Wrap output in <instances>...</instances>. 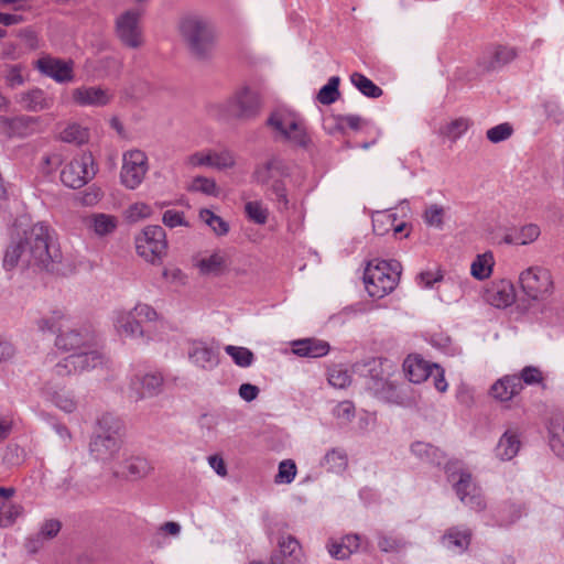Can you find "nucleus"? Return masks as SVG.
I'll list each match as a JSON object with an SVG mask.
<instances>
[{"label": "nucleus", "instance_id": "nucleus-35", "mask_svg": "<svg viewBox=\"0 0 564 564\" xmlns=\"http://www.w3.org/2000/svg\"><path fill=\"white\" fill-rule=\"evenodd\" d=\"M494 263L490 252L478 254L470 265V273L475 279L482 281L490 276Z\"/></svg>", "mask_w": 564, "mask_h": 564}, {"label": "nucleus", "instance_id": "nucleus-45", "mask_svg": "<svg viewBox=\"0 0 564 564\" xmlns=\"http://www.w3.org/2000/svg\"><path fill=\"white\" fill-rule=\"evenodd\" d=\"M39 121V118L20 116L11 118V138L26 137L31 132V128Z\"/></svg>", "mask_w": 564, "mask_h": 564}, {"label": "nucleus", "instance_id": "nucleus-18", "mask_svg": "<svg viewBox=\"0 0 564 564\" xmlns=\"http://www.w3.org/2000/svg\"><path fill=\"white\" fill-rule=\"evenodd\" d=\"M72 97L78 106L104 107L112 100L113 95L106 88L83 86L75 88Z\"/></svg>", "mask_w": 564, "mask_h": 564}, {"label": "nucleus", "instance_id": "nucleus-61", "mask_svg": "<svg viewBox=\"0 0 564 564\" xmlns=\"http://www.w3.org/2000/svg\"><path fill=\"white\" fill-rule=\"evenodd\" d=\"M270 189L275 195L276 200L283 208H288L289 199L286 196V189L284 183L279 177L272 182Z\"/></svg>", "mask_w": 564, "mask_h": 564}, {"label": "nucleus", "instance_id": "nucleus-60", "mask_svg": "<svg viewBox=\"0 0 564 564\" xmlns=\"http://www.w3.org/2000/svg\"><path fill=\"white\" fill-rule=\"evenodd\" d=\"M519 378L521 383L534 384L542 381V373L538 368L529 366L522 369Z\"/></svg>", "mask_w": 564, "mask_h": 564}, {"label": "nucleus", "instance_id": "nucleus-5", "mask_svg": "<svg viewBox=\"0 0 564 564\" xmlns=\"http://www.w3.org/2000/svg\"><path fill=\"white\" fill-rule=\"evenodd\" d=\"M122 422L110 413L98 417L96 429L89 442V452L101 462L111 460L122 445Z\"/></svg>", "mask_w": 564, "mask_h": 564}, {"label": "nucleus", "instance_id": "nucleus-22", "mask_svg": "<svg viewBox=\"0 0 564 564\" xmlns=\"http://www.w3.org/2000/svg\"><path fill=\"white\" fill-rule=\"evenodd\" d=\"M433 365L417 355H410L403 362V370L408 379L413 383L425 381L433 373Z\"/></svg>", "mask_w": 564, "mask_h": 564}, {"label": "nucleus", "instance_id": "nucleus-6", "mask_svg": "<svg viewBox=\"0 0 564 564\" xmlns=\"http://www.w3.org/2000/svg\"><path fill=\"white\" fill-rule=\"evenodd\" d=\"M267 126L273 130L276 140L303 149H306L311 143L303 120L291 112L282 110L271 112L267 119Z\"/></svg>", "mask_w": 564, "mask_h": 564}, {"label": "nucleus", "instance_id": "nucleus-17", "mask_svg": "<svg viewBox=\"0 0 564 564\" xmlns=\"http://www.w3.org/2000/svg\"><path fill=\"white\" fill-rule=\"evenodd\" d=\"M517 57L514 47L497 45L486 51L478 61V66L484 72L499 69Z\"/></svg>", "mask_w": 564, "mask_h": 564}, {"label": "nucleus", "instance_id": "nucleus-55", "mask_svg": "<svg viewBox=\"0 0 564 564\" xmlns=\"http://www.w3.org/2000/svg\"><path fill=\"white\" fill-rule=\"evenodd\" d=\"M378 546L382 552H399L405 545L404 541L399 538L387 536L383 534H379L378 536Z\"/></svg>", "mask_w": 564, "mask_h": 564}, {"label": "nucleus", "instance_id": "nucleus-8", "mask_svg": "<svg viewBox=\"0 0 564 564\" xmlns=\"http://www.w3.org/2000/svg\"><path fill=\"white\" fill-rule=\"evenodd\" d=\"M137 253L147 262L161 263L167 253V239L165 230L159 225L145 226L135 236Z\"/></svg>", "mask_w": 564, "mask_h": 564}, {"label": "nucleus", "instance_id": "nucleus-21", "mask_svg": "<svg viewBox=\"0 0 564 564\" xmlns=\"http://www.w3.org/2000/svg\"><path fill=\"white\" fill-rule=\"evenodd\" d=\"M18 102L28 111L39 112L50 109L54 104V98L40 88H33L20 94Z\"/></svg>", "mask_w": 564, "mask_h": 564}, {"label": "nucleus", "instance_id": "nucleus-20", "mask_svg": "<svg viewBox=\"0 0 564 564\" xmlns=\"http://www.w3.org/2000/svg\"><path fill=\"white\" fill-rule=\"evenodd\" d=\"M113 325L121 337L134 338L143 335L141 321L137 318L132 311L117 312Z\"/></svg>", "mask_w": 564, "mask_h": 564}, {"label": "nucleus", "instance_id": "nucleus-3", "mask_svg": "<svg viewBox=\"0 0 564 564\" xmlns=\"http://www.w3.org/2000/svg\"><path fill=\"white\" fill-rule=\"evenodd\" d=\"M180 36L192 58L208 62L214 57L217 45V31L207 18L186 13L177 22Z\"/></svg>", "mask_w": 564, "mask_h": 564}, {"label": "nucleus", "instance_id": "nucleus-48", "mask_svg": "<svg viewBox=\"0 0 564 564\" xmlns=\"http://www.w3.org/2000/svg\"><path fill=\"white\" fill-rule=\"evenodd\" d=\"M444 207L437 204H432L424 210L423 219L427 226L442 229L444 225Z\"/></svg>", "mask_w": 564, "mask_h": 564}, {"label": "nucleus", "instance_id": "nucleus-50", "mask_svg": "<svg viewBox=\"0 0 564 564\" xmlns=\"http://www.w3.org/2000/svg\"><path fill=\"white\" fill-rule=\"evenodd\" d=\"M296 476V465L291 459L282 460L275 476L276 484H291Z\"/></svg>", "mask_w": 564, "mask_h": 564}, {"label": "nucleus", "instance_id": "nucleus-34", "mask_svg": "<svg viewBox=\"0 0 564 564\" xmlns=\"http://www.w3.org/2000/svg\"><path fill=\"white\" fill-rule=\"evenodd\" d=\"M411 451L420 459L431 464L438 465L444 459L443 452L429 443L415 442L412 444Z\"/></svg>", "mask_w": 564, "mask_h": 564}, {"label": "nucleus", "instance_id": "nucleus-9", "mask_svg": "<svg viewBox=\"0 0 564 564\" xmlns=\"http://www.w3.org/2000/svg\"><path fill=\"white\" fill-rule=\"evenodd\" d=\"M519 282L523 293L532 301H547L554 292V282L549 269L534 265L520 273Z\"/></svg>", "mask_w": 564, "mask_h": 564}, {"label": "nucleus", "instance_id": "nucleus-41", "mask_svg": "<svg viewBox=\"0 0 564 564\" xmlns=\"http://www.w3.org/2000/svg\"><path fill=\"white\" fill-rule=\"evenodd\" d=\"M88 131L87 129L80 127L77 123H70L68 124L62 132H61V140L63 142L67 143H74V144H83L88 140Z\"/></svg>", "mask_w": 564, "mask_h": 564}, {"label": "nucleus", "instance_id": "nucleus-23", "mask_svg": "<svg viewBox=\"0 0 564 564\" xmlns=\"http://www.w3.org/2000/svg\"><path fill=\"white\" fill-rule=\"evenodd\" d=\"M330 346L317 338H304L293 343V352L300 357L319 358L328 354Z\"/></svg>", "mask_w": 564, "mask_h": 564}, {"label": "nucleus", "instance_id": "nucleus-57", "mask_svg": "<svg viewBox=\"0 0 564 564\" xmlns=\"http://www.w3.org/2000/svg\"><path fill=\"white\" fill-rule=\"evenodd\" d=\"M333 414L344 423L350 422L355 416V406L350 401H343L335 406Z\"/></svg>", "mask_w": 564, "mask_h": 564}, {"label": "nucleus", "instance_id": "nucleus-36", "mask_svg": "<svg viewBox=\"0 0 564 564\" xmlns=\"http://www.w3.org/2000/svg\"><path fill=\"white\" fill-rule=\"evenodd\" d=\"M350 82L362 95L369 98H379L383 94L379 86H377L361 73H352L350 75Z\"/></svg>", "mask_w": 564, "mask_h": 564}, {"label": "nucleus", "instance_id": "nucleus-56", "mask_svg": "<svg viewBox=\"0 0 564 564\" xmlns=\"http://www.w3.org/2000/svg\"><path fill=\"white\" fill-rule=\"evenodd\" d=\"M24 459V451L18 444H9L6 448L3 460L11 465L18 466Z\"/></svg>", "mask_w": 564, "mask_h": 564}, {"label": "nucleus", "instance_id": "nucleus-31", "mask_svg": "<svg viewBox=\"0 0 564 564\" xmlns=\"http://www.w3.org/2000/svg\"><path fill=\"white\" fill-rule=\"evenodd\" d=\"M520 440L514 431L508 430L496 446V456L501 460L512 459L519 452Z\"/></svg>", "mask_w": 564, "mask_h": 564}, {"label": "nucleus", "instance_id": "nucleus-1", "mask_svg": "<svg viewBox=\"0 0 564 564\" xmlns=\"http://www.w3.org/2000/svg\"><path fill=\"white\" fill-rule=\"evenodd\" d=\"M3 264L12 269L18 264L35 267L57 274L72 273L75 267L66 261L48 226L34 224L7 248Z\"/></svg>", "mask_w": 564, "mask_h": 564}, {"label": "nucleus", "instance_id": "nucleus-59", "mask_svg": "<svg viewBox=\"0 0 564 564\" xmlns=\"http://www.w3.org/2000/svg\"><path fill=\"white\" fill-rule=\"evenodd\" d=\"M137 318L141 321V324L143 322H151L156 318V312L149 306L148 304H137L133 310H131Z\"/></svg>", "mask_w": 564, "mask_h": 564}, {"label": "nucleus", "instance_id": "nucleus-2", "mask_svg": "<svg viewBox=\"0 0 564 564\" xmlns=\"http://www.w3.org/2000/svg\"><path fill=\"white\" fill-rule=\"evenodd\" d=\"M99 339L90 325L70 326V323L56 335L55 347L69 352L54 367V373L59 377L69 376L84 370L94 369L104 362L98 350Z\"/></svg>", "mask_w": 564, "mask_h": 564}, {"label": "nucleus", "instance_id": "nucleus-16", "mask_svg": "<svg viewBox=\"0 0 564 564\" xmlns=\"http://www.w3.org/2000/svg\"><path fill=\"white\" fill-rule=\"evenodd\" d=\"M73 66L74 63L72 61H64L52 56H43L36 61L37 69L57 83L73 80Z\"/></svg>", "mask_w": 564, "mask_h": 564}, {"label": "nucleus", "instance_id": "nucleus-38", "mask_svg": "<svg viewBox=\"0 0 564 564\" xmlns=\"http://www.w3.org/2000/svg\"><path fill=\"white\" fill-rule=\"evenodd\" d=\"M225 351L232 358L237 366L242 368L251 366L254 360L253 352L246 347L227 345Z\"/></svg>", "mask_w": 564, "mask_h": 564}, {"label": "nucleus", "instance_id": "nucleus-29", "mask_svg": "<svg viewBox=\"0 0 564 564\" xmlns=\"http://www.w3.org/2000/svg\"><path fill=\"white\" fill-rule=\"evenodd\" d=\"M69 324L68 315L62 310H55L50 315L36 321L37 329L45 334H59Z\"/></svg>", "mask_w": 564, "mask_h": 564}, {"label": "nucleus", "instance_id": "nucleus-11", "mask_svg": "<svg viewBox=\"0 0 564 564\" xmlns=\"http://www.w3.org/2000/svg\"><path fill=\"white\" fill-rule=\"evenodd\" d=\"M148 171V156L143 151L130 150L123 153L120 181L126 188H138L143 182Z\"/></svg>", "mask_w": 564, "mask_h": 564}, {"label": "nucleus", "instance_id": "nucleus-52", "mask_svg": "<svg viewBox=\"0 0 564 564\" xmlns=\"http://www.w3.org/2000/svg\"><path fill=\"white\" fill-rule=\"evenodd\" d=\"M186 165L189 167H213V151H198L187 156Z\"/></svg>", "mask_w": 564, "mask_h": 564}, {"label": "nucleus", "instance_id": "nucleus-37", "mask_svg": "<svg viewBox=\"0 0 564 564\" xmlns=\"http://www.w3.org/2000/svg\"><path fill=\"white\" fill-rule=\"evenodd\" d=\"M339 83L340 78L338 76L330 77L328 83L319 89L316 99L322 105H332L335 102L340 95L338 89Z\"/></svg>", "mask_w": 564, "mask_h": 564}, {"label": "nucleus", "instance_id": "nucleus-51", "mask_svg": "<svg viewBox=\"0 0 564 564\" xmlns=\"http://www.w3.org/2000/svg\"><path fill=\"white\" fill-rule=\"evenodd\" d=\"M513 129L508 122L500 123L487 130L486 137L492 143H499L511 137Z\"/></svg>", "mask_w": 564, "mask_h": 564}, {"label": "nucleus", "instance_id": "nucleus-44", "mask_svg": "<svg viewBox=\"0 0 564 564\" xmlns=\"http://www.w3.org/2000/svg\"><path fill=\"white\" fill-rule=\"evenodd\" d=\"M199 218L207 226H209L212 230L218 236H224L229 230L228 224L221 217L215 215L209 209H202L199 212Z\"/></svg>", "mask_w": 564, "mask_h": 564}, {"label": "nucleus", "instance_id": "nucleus-63", "mask_svg": "<svg viewBox=\"0 0 564 564\" xmlns=\"http://www.w3.org/2000/svg\"><path fill=\"white\" fill-rule=\"evenodd\" d=\"M6 82L11 88L23 85L24 78L21 74V67L18 65L10 66L6 75Z\"/></svg>", "mask_w": 564, "mask_h": 564}, {"label": "nucleus", "instance_id": "nucleus-47", "mask_svg": "<svg viewBox=\"0 0 564 564\" xmlns=\"http://www.w3.org/2000/svg\"><path fill=\"white\" fill-rule=\"evenodd\" d=\"M245 212L247 217L258 225H264L268 220V208L259 200L248 202Z\"/></svg>", "mask_w": 564, "mask_h": 564}, {"label": "nucleus", "instance_id": "nucleus-42", "mask_svg": "<svg viewBox=\"0 0 564 564\" xmlns=\"http://www.w3.org/2000/svg\"><path fill=\"white\" fill-rule=\"evenodd\" d=\"M187 189L189 192L203 193L209 196H217L219 193L218 186L214 178L206 176H196L193 178Z\"/></svg>", "mask_w": 564, "mask_h": 564}, {"label": "nucleus", "instance_id": "nucleus-40", "mask_svg": "<svg viewBox=\"0 0 564 564\" xmlns=\"http://www.w3.org/2000/svg\"><path fill=\"white\" fill-rule=\"evenodd\" d=\"M470 121L466 118H457L445 126H443L440 130L441 134L456 141L460 138L469 128Z\"/></svg>", "mask_w": 564, "mask_h": 564}, {"label": "nucleus", "instance_id": "nucleus-7", "mask_svg": "<svg viewBox=\"0 0 564 564\" xmlns=\"http://www.w3.org/2000/svg\"><path fill=\"white\" fill-rule=\"evenodd\" d=\"M400 264H391L381 261L376 264L369 263L364 273V282L368 294L371 297L382 299L392 292L398 284Z\"/></svg>", "mask_w": 564, "mask_h": 564}, {"label": "nucleus", "instance_id": "nucleus-25", "mask_svg": "<svg viewBox=\"0 0 564 564\" xmlns=\"http://www.w3.org/2000/svg\"><path fill=\"white\" fill-rule=\"evenodd\" d=\"M46 398L57 409L65 413H73L77 409V400L74 394L64 387L47 386L45 389Z\"/></svg>", "mask_w": 564, "mask_h": 564}, {"label": "nucleus", "instance_id": "nucleus-49", "mask_svg": "<svg viewBox=\"0 0 564 564\" xmlns=\"http://www.w3.org/2000/svg\"><path fill=\"white\" fill-rule=\"evenodd\" d=\"M236 165V155L232 151L225 149L221 151H213V169L229 170Z\"/></svg>", "mask_w": 564, "mask_h": 564}, {"label": "nucleus", "instance_id": "nucleus-28", "mask_svg": "<svg viewBox=\"0 0 564 564\" xmlns=\"http://www.w3.org/2000/svg\"><path fill=\"white\" fill-rule=\"evenodd\" d=\"M87 226L98 237L111 235L118 227V218L113 215L97 213L87 218Z\"/></svg>", "mask_w": 564, "mask_h": 564}, {"label": "nucleus", "instance_id": "nucleus-30", "mask_svg": "<svg viewBox=\"0 0 564 564\" xmlns=\"http://www.w3.org/2000/svg\"><path fill=\"white\" fill-rule=\"evenodd\" d=\"M283 175V164L276 159L267 161L256 167L253 172V180L261 184L268 185L270 182L275 181Z\"/></svg>", "mask_w": 564, "mask_h": 564}, {"label": "nucleus", "instance_id": "nucleus-32", "mask_svg": "<svg viewBox=\"0 0 564 564\" xmlns=\"http://www.w3.org/2000/svg\"><path fill=\"white\" fill-rule=\"evenodd\" d=\"M470 538L469 529L452 528L444 534L443 544L454 552L462 553L467 550Z\"/></svg>", "mask_w": 564, "mask_h": 564}, {"label": "nucleus", "instance_id": "nucleus-64", "mask_svg": "<svg viewBox=\"0 0 564 564\" xmlns=\"http://www.w3.org/2000/svg\"><path fill=\"white\" fill-rule=\"evenodd\" d=\"M299 549V542L292 536L283 538L279 542V552L283 556H292Z\"/></svg>", "mask_w": 564, "mask_h": 564}, {"label": "nucleus", "instance_id": "nucleus-46", "mask_svg": "<svg viewBox=\"0 0 564 564\" xmlns=\"http://www.w3.org/2000/svg\"><path fill=\"white\" fill-rule=\"evenodd\" d=\"M348 464L347 455L344 451L332 449L324 457V465L328 470L339 473L346 469Z\"/></svg>", "mask_w": 564, "mask_h": 564}, {"label": "nucleus", "instance_id": "nucleus-43", "mask_svg": "<svg viewBox=\"0 0 564 564\" xmlns=\"http://www.w3.org/2000/svg\"><path fill=\"white\" fill-rule=\"evenodd\" d=\"M397 215L387 212H377L372 216V228L373 232L379 236H383L394 226Z\"/></svg>", "mask_w": 564, "mask_h": 564}, {"label": "nucleus", "instance_id": "nucleus-53", "mask_svg": "<svg viewBox=\"0 0 564 564\" xmlns=\"http://www.w3.org/2000/svg\"><path fill=\"white\" fill-rule=\"evenodd\" d=\"M328 382L335 388H346L350 383V376L346 369L334 367L328 372Z\"/></svg>", "mask_w": 564, "mask_h": 564}, {"label": "nucleus", "instance_id": "nucleus-10", "mask_svg": "<svg viewBox=\"0 0 564 564\" xmlns=\"http://www.w3.org/2000/svg\"><path fill=\"white\" fill-rule=\"evenodd\" d=\"M96 172L93 154L83 152L64 166L61 172V181L69 188H80L94 178Z\"/></svg>", "mask_w": 564, "mask_h": 564}, {"label": "nucleus", "instance_id": "nucleus-62", "mask_svg": "<svg viewBox=\"0 0 564 564\" xmlns=\"http://www.w3.org/2000/svg\"><path fill=\"white\" fill-rule=\"evenodd\" d=\"M61 530V522L58 520H46L40 530V535H42L45 540H51L57 535Z\"/></svg>", "mask_w": 564, "mask_h": 564}, {"label": "nucleus", "instance_id": "nucleus-15", "mask_svg": "<svg viewBox=\"0 0 564 564\" xmlns=\"http://www.w3.org/2000/svg\"><path fill=\"white\" fill-rule=\"evenodd\" d=\"M188 358L195 366L212 370L219 362L218 347L203 340H194L188 347Z\"/></svg>", "mask_w": 564, "mask_h": 564}, {"label": "nucleus", "instance_id": "nucleus-24", "mask_svg": "<svg viewBox=\"0 0 564 564\" xmlns=\"http://www.w3.org/2000/svg\"><path fill=\"white\" fill-rule=\"evenodd\" d=\"M522 388L518 376H505L492 384L490 393L496 400L505 402L517 395Z\"/></svg>", "mask_w": 564, "mask_h": 564}, {"label": "nucleus", "instance_id": "nucleus-19", "mask_svg": "<svg viewBox=\"0 0 564 564\" xmlns=\"http://www.w3.org/2000/svg\"><path fill=\"white\" fill-rule=\"evenodd\" d=\"M486 301L498 308L512 305L516 301L514 286L509 280H500L491 283L485 293Z\"/></svg>", "mask_w": 564, "mask_h": 564}, {"label": "nucleus", "instance_id": "nucleus-26", "mask_svg": "<svg viewBox=\"0 0 564 564\" xmlns=\"http://www.w3.org/2000/svg\"><path fill=\"white\" fill-rule=\"evenodd\" d=\"M121 476L128 480H139L147 477L153 469L151 463L141 456H131L121 465Z\"/></svg>", "mask_w": 564, "mask_h": 564}, {"label": "nucleus", "instance_id": "nucleus-14", "mask_svg": "<svg viewBox=\"0 0 564 564\" xmlns=\"http://www.w3.org/2000/svg\"><path fill=\"white\" fill-rule=\"evenodd\" d=\"M163 377L159 373L135 376L130 382L129 398L135 402L158 395L162 391Z\"/></svg>", "mask_w": 564, "mask_h": 564}, {"label": "nucleus", "instance_id": "nucleus-54", "mask_svg": "<svg viewBox=\"0 0 564 564\" xmlns=\"http://www.w3.org/2000/svg\"><path fill=\"white\" fill-rule=\"evenodd\" d=\"M151 215V206L142 202L134 203L127 209V218L130 221H139L149 218Z\"/></svg>", "mask_w": 564, "mask_h": 564}, {"label": "nucleus", "instance_id": "nucleus-33", "mask_svg": "<svg viewBox=\"0 0 564 564\" xmlns=\"http://www.w3.org/2000/svg\"><path fill=\"white\" fill-rule=\"evenodd\" d=\"M550 446L555 455L564 458V419L555 417L550 422Z\"/></svg>", "mask_w": 564, "mask_h": 564}, {"label": "nucleus", "instance_id": "nucleus-39", "mask_svg": "<svg viewBox=\"0 0 564 564\" xmlns=\"http://www.w3.org/2000/svg\"><path fill=\"white\" fill-rule=\"evenodd\" d=\"M540 236V228L529 224L523 226L514 236H508L506 240L516 245L524 246L535 241Z\"/></svg>", "mask_w": 564, "mask_h": 564}, {"label": "nucleus", "instance_id": "nucleus-58", "mask_svg": "<svg viewBox=\"0 0 564 564\" xmlns=\"http://www.w3.org/2000/svg\"><path fill=\"white\" fill-rule=\"evenodd\" d=\"M162 221L165 226H167L170 228H174L177 226H185V227L189 226L188 223L184 218V213L173 210V209H169V210L164 212Z\"/></svg>", "mask_w": 564, "mask_h": 564}, {"label": "nucleus", "instance_id": "nucleus-13", "mask_svg": "<svg viewBox=\"0 0 564 564\" xmlns=\"http://www.w3.org/2000/svg\"><path fill=\"white\" fill-rule=\"evenodd\" d=\"M454 482V489L459 500L475 511H481L486 508V502L480 489L473 482L471 475L465 471L459 473L458 479L451 475Z\"/></svg>", "mask_w": 564, "mask_h": 564}, {"label": "nucleus", "instance_id": "nucleus-12", "mask_svg": "<svg viewBox=\"0 0 564 564\" xmlns=\"http://www.w3.org/2000/svg\"><path fill=\"white\" fill-rule=\"evenodd\" d=\"M140 17V11L128 10L116 19V35L128 48L138 50L144 44Z\"/></svg>", "mask_w": 564, "mask_h": 564}, {"label": "nucleus", "instance_id": "nucleus-4", "mask_svg": "<svg viewBox=\"0 0 564 564\" xmlns=\"http://www.w3.org/2000/svg\"><path fill=\"white\" fill-rule=\"evenodd\" d=\"M263 106L260 91L251 86L238 87L224 102L213 106L216 116L221 119H234L250 122L259 117Z\"/></svg>", "mask_w": 564, "mask_h": 564}, {"label": "nucleus", "instance_id": "nucleus-27", "mask_svg": "<svg viewBox=\"0 0 564 564\" xmlns=\"http://www.w3.org/2000/svg\"><path fill=\"white\" fill-rule=\"evenodd\" d=\"M228 256L223 250H216L212 254L197 261V268L203 275H219L227 267Z\"/></svg>", "mask_w": 564, "mask_h": 564}]
</instances>
